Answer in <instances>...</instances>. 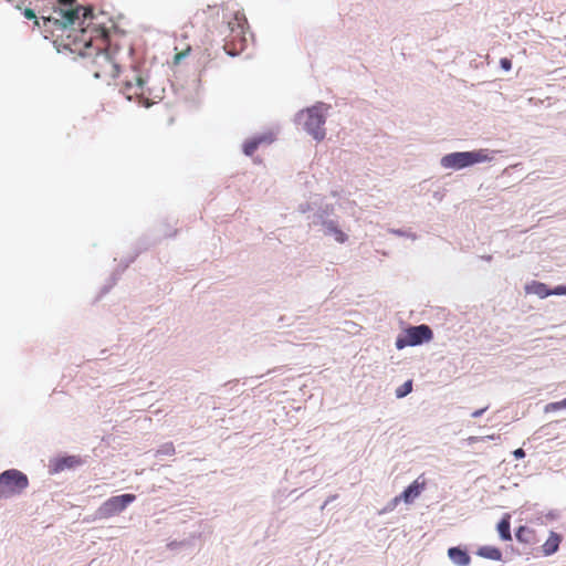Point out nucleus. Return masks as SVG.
Wrapping results in <instances>:
<instances>
[{"instance_id":"1","label":"nucleus","mask_w":566,"mask_h":566,"mask_svg":"<svg viewBox=\"0 0 566 566\" xmlns=\"http://www.w3.org/2000/svg\"><path fill=\"white\" fill-rule=\"evenodd\" d=\"M55 15H41L44 23L61 30V44L88 59L87 70L95 78L109 82L119 74V61L113 53L108 30L94 22L92 8L77 6L74 9H54Z\"/></svg>"},{"instance_id":"2","label":"nucleus","mask_w":566,"mask_h":566,"mask_svg":"<svg viewBox=\"0 0 566 566\" xmlns=\"http://www.w3.org/2000/svg\"><path fill=\"white\" fill-rule=\"evenodd\" d=\"M120 92L128 101H134L145 107H150L157 103V99L161 98L158 94H154L147 86L146 77L143 72L136 67L125 73Z\"/></svg>"},{"instance_id":"3","label":"nucleus","mask_w":566,"mask_h":566,"mask_svg":"<svg viewBox=\"0 0 566 566\" xmlns=\"http://www.w3.org/2000/svg\"><path fill=\"white\" fill-rule=\"evenodd\" d=\"M492 157L488 149H478L472 151L451 153L441 158L443 168L463 169L474 164L491 161Z\"/></svg>"},{"instance_id":"4","label":"nucleus","mask_w":566,"mask_h":566,"mask_svg":"<svg viewBox=\"0 0 566 566\" xmlns=\"http://www.w3.org/2000/svg\"><path fill=\"white\" fill-rule=\"evenodd\" d=\"M323 107V104L315 105L298 114V120L303 123L305 130L318 142L325 137Z\"/></svg>"},{"instance_id":"5","label":"nucleus","mask_w":566,"mask_h":566,"mask_svg":"<svg viewBox=\"0 0 566 566\" xmlns=\"http://www.w3.org/2000/svg\"><path fill=\"white\" fill-rule=\"evenodd\" d=\"M29 485L28 476L19 470L10 469L0 474V500L22 493Z\"/></svg>"},{"instance_id":"6","label":"nucleus","mask_w":566,"mask_h":566,"mask_svg":"<svg viewBox=\"0 0 566 566\" xmlns=\"http://www.w3.org/2000/svg\"><path fill=\"white\" fill-rule=\"evenodd\" d=\"M433 338V333L428 325L411 326L405 331L402 337L396 340V347L402 349L407 346H417L424 342H430Z\"/></svg>"},{"instance_id":"7","label":"nucleus","mask_w":566,"mask_h":566,"mask_svg":"<svg viewBox=\"0 0 566 566\" xmlns=\"http://www.w3.org/2000/svg\"><path fill=\"white\" fill-rule=\"evenodd\" d=\"M135 500L136 496L129 493L112 496L98 507L97 514L101 518H108L123 512Z\"/></svg>"},{"instance_id":"8","label":"nucleus","mask_w":566,"mask_h":566,"mask_svg":"<svg viewBox=\"0 0 566 566\" xmlns=\"http://www.w3.org/2000/svg\"><path fill=\"white\" fill-rule=\"evenodd\" d=\"M426 485L427 481L423 475L418 476L400 495L394 499V503L398 504L400 501L407 504L412 503L426 489Z\"/></svg>"},{"instance_id":"9","label":"nucleus","mask_w":566,"mask_h":566,"mask_svg":"<svg viewBox=\"0 0 566 566\" xmlns=\"http://www.w3.org/2000/svg\"><path fill=\"white\" fill-rule=\"evenodd\" d=\"M448 556L458 566H468L471 562L469 554L459 547H450Z\"/></svg>"},{"instance_id":"10","label":"nucleus","mask_w":566,"mask_h":566,"mask_svg":"<svg viewBox=\"0 0 566 566\" xmlns=\"http://www.w3.org/2000/svg\"><path fill=\"white\" fill-rule=\"evenodd\" d=\"M562 536L555 532H551L546 542L542 545V551L545 556L553 555L559 548Z\"/></svg>"},{"instance_id":"11","label":"nucleus","mask_w":566,"mask_h":566,"mask_svg":"<svg viewBox=\"0 0 566 566\" xmlns=\"http://www.w3.org/2000/svg\"><path fill=\"white\" fill-rule=\"evenodd\" d=\"M323 226L326 235H333L338 243H345L347 241L346 233L342 231L334 221H325Z\"/></svg>"},{"instance_id":"12","label":"nucleus","mask_w":566,"mask_h":566,"mask_svg":"<svg viewBox=\"0 0 566 566\" xmlns=\"http://www.w3.org/2000/svg\"><path fill=\"white\" fill-rule=\"evenodd\" d=\"M525 292L527 294H535L541 298H545L551 295V290L546 284L537 281H533L532 283L525 286Z\"/></svg>"},{"instance_id":"13","label":"nucleus","mask_w":566,"mask_h":566,"mask_svg":"<svg viewBox=\"0 0 566 566\" xmlns=\"http://www.w3.org/2000/svg\"><path fill=\"white\" fill-rule=\"evenodd\" d=\"M234 22L228 21V28L230 29L231 33H235V36H241L243 34V28L245 23V19L243 14L237 12L233 17Z\"/></svg>"},{"instance_id":"14","label":"nucleus","mask_w":566,"mask_h":566,"mask_svg":"<svg viewBox=\"0 0 566 566\" xmlns=\"http://www.w3.org/2000/svg\"><path fill=\"white\" fill-rule=\"evenodd\" d=\"M476 554L483 558L500 560L502 558V553L497 547L494 546H481Z\"/></svg>"},{"instance_id":"15","label":"nucleus","mask_w":566,"mask_h":566,"mask_svg":"<svg viewBox=\"0 0 566 566\" xmlns=\"http://www.w3.org/2000/svg\"><path fill=\"white\" fill-rule=\"evenodd\" d=\"M516 539L521 543L532 544L535 539V533L527 526H520L515 533Z\"/></svg>"},{"instance_id":"16","label":"nucleus","mask_w":566,"mask_h":566,"mask_svg":"<svg viewBox=\"0 0 566 566\" xmlns=\"http://www.w3.org/2000/svg\"><path fill=\"white\" fill-rule=\"evenodd\" d=\"M511 516L506 514L497 524V531L502 539L504 541H511V523H510Z\"/></svg>"},{"instance_id":"17","label":"nucleus","mask_w":566,"mask_h":566,"mask_svg":"<svg viewBox=\"0 0 566 566\" xmlns=\"http://www.w3.org/2000/svg\"><path fill=\"white\" fill-rule=\"evenodd\" d=\"M264 140V138H256L249 140L244 144L243 150L248 156H252L256 150L258 146Z\"/></svg>"},{"instance_id":"18","label":"nucleus","mask_w":566,"mask_h":566,"mask_svg":"<svg viewBox=\"0 0 566 566\" xmlns=\"http://www.w3.org/2000/svg\"><path fill=\"white\" fill-rule=\"evenodd\" d=\"M412 390V380H407L400 387L396 389L397 398H403Z\"/></svg>"},{"instance_id":"19","label":"nucleus","mask_w":566,"mask_h":566,"mask_svg":"<svg viewBox=\"0 0 566 566\" xmlns=\"http://www.w3.org/2000/svg\"><path fill=\"white\" fill-rule=\"evenodd\" d=\"M23 15L28 20H33L35 27H40V21L35 14V9L25 7L23 9Z\"/></svg>"},{"instance_id":"20","label":"nucleus","mask_w":566,"mask_h":566,"mask_svg":"<svg viewBox=\"0 0 566 566\" xmlns=\"http://www.w3.org/2000/svg\"><path fill=\"white\" fill-rule=\"evenodd\" d=\"M563 408H566V399H563L560 401H556V402H551V403H547L544 408L545 412H552V411H557L559 409H563Z\"/></svg>"},{"instance_id":"21","label":"nucleus","mask_w":566,"mask_h":566,"mask_svg":"<svg viewBox=\"0 0 566 566\" xmlns=\"http://www.w3.org/2000/svg\"><path fill=\"white\" fill-rule=\"evenodd\" d=\"M78 461L74 457L64 458L59 462V468L63 469L64 467L71 468L74 463Z\"/></svg>"},{"instance_id":"22","label":"nucleus","mask_w":566,"mask_h":566,"mask_svg":"<svg viewBox=\"0 0 566 566\" xmlns=\"http://www.w3.org/2000/svg\"><path fill=\"white\" fill-rule=\"evenodd\" d=\"M566 294V285H558L555 289L551 290V295H565Z\"/></svg>"},{"instance_id":"23","label":"nucleus","mask_w":566,"mask_h":566,"mask_svg":"<svg viewBox=\"0 0 566 566\" xmlns=\"http://www.w3.org/2000/svg\"><path fill=\"white\" fill-rule=\"evenodd\" d=\"M500 65H501V67H502L503 70H505V71H510V70L512 69V62H511V60H510V59H507V57H502V59L500 60Z\"/></svg>"},{"instance_id":"24","label":"nucleus","mask_w":566,"mask_h":566,"mask_svg":"<svg viewBox=\"0 0 566 566\" xmlns=\"http://www.w3.org/2000/svg\"><path fill=\"white\" fill-rule=\"evenodd\" d=\"M513 454L516 459H523L525 457V451L522 448H518L513 452Z\"/></svg>"},{"instance_id":"25","label":"nucleus","mask_w":566,"mask_h":566,"mask_svg":"<svg viewBox=\"0 0 566 566\" xmlns=\"http://www.w3.org/2000/svg\"><path fill=\"white\" fill-rule=\"evenodd\" d=\"M59 3L63 7L72 6L76 0H57Z\"/></svg>"},{"instance_id":"26","label":"nucleus","mask_w":566,"mask_h":566,"mask_svg":"<svg viewBox=\"0 0 566 566\" xmlns=\"http://www.w3.org/2000/svg\"><path fill=\"white\" fill-rule=\"evenodd\" d=\"M488 408H482V409H479V410H475L473 413H472V417L473 418H478L480 417Z\"/></svg>"},{"instance_id":"27","label":"nucleus","mask_w":566,"mask_h":566,"mask_svg":"<svg viewBox=\"0 0 566 566\" xmlns=\"http://www.w3.org/2000/svg\"><path fill=\"white\" fill-rule=\"evenodd\" d=\"M165 448H166V450H165L166 453H172L175 451L174 446L171 443L167 444Z\"/></svg>"},{"instance_id":"28","label":"nucleus","mask_w":566,"mask_h":566,"mask_svg":"<svg viewBox=\"0 0 566 566\" xmlns=\"http://www.w3.org/2000/svg\"><path fill=\"white\" fill-rule=\"evenodd\" d=\"M187 52H182L176 55V60L179 61L181 56H185Z\"/></svg>"}]
</instances>
